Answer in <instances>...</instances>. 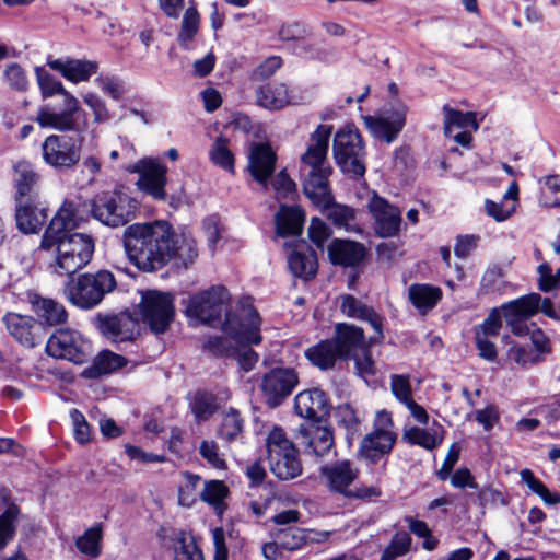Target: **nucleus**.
<instances>
[{
  "label": "nucleus",
  "mask_w": 560,
  "mask_h": 560,
  "mask_svg": "<svg viewBox=\"0 0 560 560\" xmlns=\"http://www.w3.org/2000/svg\"><path fill=\"white\" fill-rule=\"evenodd\" d=\"M20 515V509L16 504L9 505L0 514V550H2L14 537L16 532V521Z\"/></svg>",
  "instance_id": "48"
},
{
  "label": "nucleus",
  "mask_w": 560,
  "mask_h": 560,
  "mask_svg": "<svg viewBox=\"0 0 560 560\" xmlns=\"http://www.w3.org/2000/svg\"><path fill=\"white\" fill-rule=\"evenodd\" d=\"M304 220L305 213L301 208L281 206L276 214L277 234L280 236L300 235Z\"/></svg>",
  "instance_id": "34"
},
{
  "label": "nucleus",
  "mask_w": 560,
  "mask_h": 560,
  "mask_svg": "<svg viewBox=\"0 0 560 560\" xmlns=\"http://www.w3.org/2000/svg\"><path fill=\"white\" fill-rule=\"evenodd\" d=\"M404 440L409 444L421 446L428 451H433L443 442V431H429L419 427H410L404 432Z\"/></svg>",
  "instance_id": "41"
},
{
  "label": "nucleus",
  "mask_w": 560,
  "mask_h": 560,
  "mask_svg": "<svg viewBox=\"0 0 560 560\" xmlns=\"http://www.w3.org/2000/svg\"><path fill=\"white\" fill-rule=\"evenodd\" d=\"M540 302L541 295L539 293H530L503 304L502 311L505 318L513 316L528 318L539 311Z\"/></svg>",
  "instance_id": "37"
},
{
  "label": "nucleus",
  "mask_w": 560,
  "mask_h": 560,
  "mask_svg": "<svg viewBox=\"0 0 560 560\" xmlns=\"http://www.w3.org/2000/svg\"><path fill=\"white\" fill-rule=\"evenodd\" d=\"M31 301L35 314L43 324L56 326L67 322L68 313L61 303L38 295Z\"/></svg>",
  "instance_id": "33"
},
{
  "label": "nucleus",
  "mask_w": 560,
  "mask_h": 560,
  "mask_svg": "<svg viewBox=\"0 0 560 560\" xmlns=\"http://www.w3.org/2000/svg\"><path fill=\"white\" fill-rule=\"evenodd\" d=\"M305 357L314 366L323 371L332 369L338 360H343L332 339L322 340L307 348Z\"/></svg>",
  "instance_id": "31"
},
{
  "label": "nucleus",
  "mask_w": 560,
  "mask_h": 560,
  "mask_svg": "<svg viewBox=\"0 0 560 560\" xmlns=\"http://www.w3.org/2000/svg\"><path fill=\"white\" fill-rule=\"evenodd\" d=\"M520 477L522 481L525 482L534 493L538 494L546 504L553 505L560 503V493L550 492L549 489L535 477L530 469H522Z\"/></svg>",
  "instance_id": "51"
},
{
  "label": "nucleus",
  "mask_w": 560,
  "mask_h": 560,
  "mask_svg": "<svg viewBox=\"0 0 560 560\" xmlns=\"http://www.w3.org/2000/svg\"><path fill=\"white\" fill-rule=\"evenodd\" d=\"M138 202L120 189L97 194L91 205L93 217L108 226H121L135 219Z\"/></svg>",
  "instance_id": "7"
},
{
  "label": "nucleus",
  "mask_w": 560,
  "mask_h": 560,
  "mask_svg": "<svg viewBox=\"0 0 560 560\" xmlns=\"http://www.w3.org/2000/svg\"><path fill=\"white\" fill-rule=\"evenodd\" d=\"M91 346L77 330L70 328L57 329L47 340L48 355L82 364L90 355Z\"/></svg>",
  "instance_id": "13"
},
{
  "label": "nucleus",
  "mask_w": 560,
  "mask_h": 560,
  "mask_svg": "<svg viewBox=\"0 0 560 560\" xmlns=\"http://www.w3.org/2000/svg\"><path fill=\"white\" fill-rule=\"evenodd\" d=\"M444 113V135L450 137L454 128L468 129L477 131L479 122L477 121L476 113H463L448 105L443 106Z\"/></svg>",
  "instance_id": "39"
},
{
  "label": "nucleus",
  "mask_w": 560,
  "mask_h": 560,
  "mask_svg": "<svg viewBox=\"0 0 560 560\" xmlns=\"http://www.w3.org/2000/svg\"><path fill=\"white\" fill-rule=\"evenodd\" d=\"M95 82L104 94L115 101L120 100L125 93V83L116 77H98Z\"/></svg>",
  "instance_id": "61"
},
{
  "label": "nucleus",
  "mask_w": 560,
  "mask_h": 560,
  "mask_svg": "<svg viewBox=\"0 0 560 560\" xmlns=\"http://www.w3.org/2000/svg\"><path fill=\"white\" fill-rule=\"evenodd\" d=\"M331 132L332 126L322 124L311 135V143L301 156L303 191L315 206L325 209L327 218L336 228L354 231V210L345 205L332 203L328 185L331 168L326 164V156Z\"/></svg>",
  "instance_id": "1"
},
{
  "label": "nucleus",
  "mask_w": 560,
  "mask_h": 560,
  "mask_svg": "<svg viewBox=\"0 0 560 560\" xmlns=\"http://www.w3.org/2000/svg\"><path fill=\"white\" fill-rule=\"evenodd\" d=\"M359 468L350 460H339L320 467V476L331 492L351 497L350 486L359 476Z\"/></svg>",
  "instance_id": "18"
},
{
  "label": "nucleus",
  "mask_w": 560,
  "mask_h": 560,
  "mask_svg": "<svg viewBox=\"0 0 560 560\" xmlns=\"http://www.w3.org/2000/svg\"><path fill=\"white\" fill-rule=\"evenodd\" d=\"M83 102L92 110L94 122L104 124L112 119V114L103 98L90 92L83 95Z\"/></svg>",
  "instance_id": "58"
},
{
  "label": "nucleus",
  "mask_w": 560,
  "mask_h": 560,
  "mask_svg": "<svg viewBox=\"0 0 560 560\" xmlns=\"http://www.w3.org/2000/svg\"><path fill=\"white\" fill-rule=\"evenodd\" d=\"M340 310L346 316L364 320L371 325L376 335L370 338V342H376L384 338L383 317L373 307L362 303L353 295L346 294L341 296Z\"/></svg>",
  "instance_id": "23"
},
{
  "label": "nucleus",
  "mask_w": 560,
  "mask_h": 560,
  "mask_svg": "<svg viewBox=\"0 0 560 560\" xmlns=\"http://www.w3.org/2000/svg\"><path fill=\"white\" fill-rule=\"evenodd\" d=\"M47 66L59 72L66 80L72 83L88 82L98 70V63L94 60L75 59L71 57H47Z\"/></svg>",
  "instance_id": "20"
},
{
  "label": "nucleus",
  "mask_w": 560,
  "mask_h": 560,
  "mask_svg": "<svg viewBox=\"0 0 560 560\" xmlns=\"http://www.w3.org/2000/svg\"><path fill=\"white\" fill-rule=\"evenodd\" d=\"M538 273V289L542 292H551L560 288V281H558L552 272L551 266L544 261L537 267Z\"/></svg>",
  "instance_id": "63"
},
{
  "label": "nucleus",
  "mask_w": 560,
  "mask_h": 560,
  "mask_svg": "<svg viewBox=\"0 0 560 560\" xmlns=\"http://www.w3.org/2000/svg\"><path fill=\"white\" fill-rule=\"evenodd\" d=\"M39 175L35 172L33 166L25 161H21L14 166L13 183L15 187V202L24 200L38 199L37 186L39 183Z\"/></svg>",
  "instance_id": "28"
},
{
  "label": "nucleus",
  "mask_w": 560,
  "mask_h": 560,
  "mask_svg": "<svg viewBox=\"0 0 560 560\" xmlns=\"http://www.w3.org/2000/svg\"><path fill=\"white\" fill-rule=\"evenodd\" d=\"M190 409L197 421H207L218 409L217 398L208 392H196L190 401Z\"/></svg>",
  "instance_id": "44"
},
{
  "label": "nucleus",
  "mask_w": 560,
  "mask_h": 560,
  "mask_svg": "<svg viewBox=\"0 0 560 560\" xmlns=\"http://www.w3.org/2000/svg\"><path fill=\"white\" fill-rule=\"evenodd\" d=\"M101 540L102 528L100 526H93L86 529L84 534L77 539L75 546L80 552L90 558H97L101 555Z\"/></svg>",
  "instance_id": "49"
},
{
  "label": "nucleus",
  "mask_w": 560,
  "mask_h": 560,
  "mask_svg": "<svg viewBox=\"0 0 560 560\" xmlns=\"http://www.w3.org/2000/svg\"><path fill=\"white\" fill-rule=\"evenodd\" d=\"M230 293L222 285L212 287L190 298L187 315L203 324L214 326L220 323L221 315L230 302Z\"/></svg>",
  "instance_id": "11"
},
{
  "label": "nucleus",
  "mask_w": 560,
  "mask_h": 560,
  "mask_svg": "<svg viewBox=\"0 0 560 560\" xmlns=\"http://www.w3.org/2000/svg\"><path fill=\"white\" fill-rule=\"evenodd\" d=\"M332 154L343 173L354 176H362L365 173L363 140L353 127L347 126L336 132Z\"/></svg>",
  "instance_id": "8"
},
{
  "label": "nucleus",
  "mask_w": 560,
  "mask_h": 560,
  "mask_svg": "<svg viewBox=\"0 0 560 560\" xmlns=\"http://www.w3.org/2000/svg\"><path fill=\"white\" fill-rule=\"evenodd\" d=\"M259 328L260 317L250 305H242L235 313L226 311L225 320L222 323L223 331L236 343L244 346L258 345L261 341Z\"/></svg>",
  "instance_id": "12"
},
{
  "label": "nucleus",
  "mask_w": 560,
  "mask_h": 560,
  "mask_svg": "<svg viewBox=\"0 0 560 560\" xmlns=\"http://www.w3.org/2000/svg\"><path fill=\"white\" fill-rule=\"evenodd\" d=\"M475 420L482 425L485 431H491L500 422L499 408L491 404L483 409L474 412Z\"/></svg>",
  "instance_id": "62"
},
{
  "label": "nucleus",
  "mask_w": 560,
  "mask_h": 560,
  "mask_svg": "<svg viewBox=\"0 0 560 560\" xmlns=\"http://www.w3.org/2000/svg\"><path fill=\"white\" fill-rule=\"evenodd\" d=\"M244 431V419L234 408H229L222 415L221 423L218 428V436L228 442H236L242 438Z\"/></svg>",
  "instance_id": "40"
},
{
  "label": "nucleus",
  "mask_w": 560,
  "mask_h": 560,
  "mask_svg": "<svg viewBox=\"0 0 560 560\" xmlns=\"http://www.w3.org/2000/svg\"><path fill=\"white\" fill-rule=\"evenodd\" d=\"M138 310L142 322L150 327L151 331L156 335L163 334L174 319V299L170 293L158 290L143 291Z\"/></svg>",
  "instance_id": "9"
},
{
  "label": "nucleus",
  "mask_w": 560,
  "mask_h": 560,
  "mask_svg": "<svg viewBox=\"0 0 560 560\" xmlns=\"http://www.w3.org/2000/svg\"><path fill=\"white\" fill-rule=\"evenodd\" d=\"M200 15L196 7H188L184 13L180 30L177 35V40L184 49H189V44L192 42L199 31Z\"/></svg>",
  "instance_id": "43"
},
{
  "label": "nucleus",
  "mask_w": 560,
  "mask_h": 560,
  "mask_svg": "<svg viewBox=\"0 0 560 560\" xmlns=\"http://www.w3.org/2000/svg\"><path fill=\"white\" fill-rule=\"evenodd\" d=\"M47 219V211L36 200H24L15 202L16 228L24 234H36L40 231Z\"/></svg>",
  "instance_id": "25"
},
{
  "label": "nucleus",
  "mask_w": 560,
  "mask_h": 560,
  "mask_svg": "<svg viewBox=\"0 0 560 560\" xmlns=\"http://www.w3.org/2000/svg\"><path fill=\"white\" fill-rule=\"evenodd\" d=\"M289 268L295 277L305 280L312 279L317 271V258L315 252L307 247L303 250H293L288 258Z\"/></svg>",
  "instance_id": "36"
},
{
  "label": "nucleus",
  "mask_w": 560,
  "mask_h": 560,
  "mask_svg": "<svg viewBox=\"0 0 560 560\" xmlns=\"http://www.w3.org/2000/svg\"><path fill=\"white\" fill-rule=\"evenodd\" d=\"M80 221L74 203L65 201L43 235L42 248H55L56 256L50 268L59 276L74 275L92 259L93 238L83 233L72 232Z\"/></svg>",
  "instance_id": "2"
},
{
  "label": "nucleus",
  "mask_w": 560,
  "mask_h": 560,
  "mask_svg": "<svg viewBox=\"0 0 560 560\" xmlns=\"http://www.w3.org/2000/svg\"><path fill=\"white\" fill-rule=\"evenodd\" d=\"M396 442L394 432H371L361 442L360 454L372 463L388 454Z\"/></svg>",
  "instance_id": "30"
},
{
  "label": "nucleus",
  "mask_w": 560,
  "mask_h": 560,
  "mask_svg": "<svg viewBox=\"0 0 560 560\" xmlns=\"http://www.w3.org/2000/svg\"><path fill=\"white\" fill-rule=\"evenodd\" d=\"M117 287L116 278L109 270L83 273L71 279L65 287L66 298L73 305L90 310L97 306Z\"/></svg>",
  "instance_id": "5"
},
{
  "label": "nucleus",
  "mask_w": 560,
  "mask_h": 560,
  "mask_svg": "<svg viewBox=\"0 0 560 560\" xmlns=\"http://www.w3.org/2000/svg\"><path fill=\"white\" fill-rule=\"evenodd\" d=\"M211 162L221 168L233 173L234 172V158L228 147V140L223 137H219L213 142V145L209 152Z\"/></svg>",
  "instance_id": "52"
},
{
  "label": "nucleus",
  "mask_w": 560,
  "mask_h": 560,
  "mask_svg": "<svg viewBox=\"0 0 560 560\" xmlns=\"http://www.w3.org/2000/svg\"><path fill=\"white\" fill-rule=\"evenodd\" d=\"M541 206L547 208L560 207V175H548L539 179Z\"/></svg>",
  "instance_id": "46"
},
{
  "label": "nucleus",
  "mask_w": 560,
  "mask_h": 560,
  "mask_svg": "<svg viewBox=\"0 0 560 560\" xmlns=\"http://www.w3.org/2000/svg\"><path fill=\"white\" fill-rule=\"evenodd\" d=\"M10 335L26 348H34L44 339V329L33 317L9 313L3 318Z\"/></svg>",
  "instance_id": "19"
},
{
  "label": "nucleus",
  "mask_w": 560,
  "mask_h": 560,
  "mask_svg": "<svg viewBox=\"0 0 560 560\" xmlns=\"http://www.w3.org/2000/svg\"><path fill=\"white\" fill-rule=\"evenodd\" d=\"M133 172L139 173L138 188L155 200H165V185L167 183V167L160 162L150 159L140 160Z\"/></svg>",
  "instance_id": "16"
},
{
  "label": "nucleus",
  "mask_w": 560,
  "mask_h": 560,
  "mask_svg": "<svg viewBox=\"0 0 560 560\" xmlns=\"http://www.w3.org/2000/svg\"><path fill=\"white\" fill-rule=\"evenodd\" d=\"M390 390L395 398L404 405L413 399L409 375L393 374Z\"/></svg>",
  "instance_id": "60"
},
{
  "label": "nucleus",
  "mask_w": 560,
  "mask_h": 560,
  "mask_svg": "<svg viewBox=\"0 0 560 560\" xmlns=\"http://www.w3.org/2000/svg\"><path fill=\"white\" fill-rule=\"evenodd\" d=\"M502 327L501 315L497 308H493L482 324L475 327V335L486 337H497Z\"/></svg>",
  "instance_id": "64"
},
{
  "label": "nucleus",
  "mask_w": 560,
  "mask_h": 560,
  "mask_svg": "<svg viewBox=\"0 0 560 560\" xmlns=\"http://www.w3.org/2000/svg\"><path fill=\"white\" fill-rule=\"evenodd\" d=\"M277 155L270 145L265 143L255 144L249 154L248 171L252 177L264 188H267L268 180L275 172Z\"/></svg>",
  "instance_id": "24"
},
{
  "label": "nucleus",
  "mask_w": 560,
  "mask_h": 560,
  "mask_svg": "<svg viewBox=\"0 0 560 560\" xmlns=\"http://www.w3.org/2000/svg\"><path fill=\"white\" fill-rule=\"evenodd\" d=\"M36 81L43 98L60 95L63 98V109L56 110L50 105L38 108L35 121L42 128L58 131L85 132L89 126L88 115L81 107L79 100L67 91L61 81L56 79L43 67L35 68Z\"/></svg>",
  "instance_id": "4"
},
{
  "label": "nucleus",
  "mask_w": 560,
  "mask_h": 560,
  "mask_svg": "<svg viewBox=\"0 0 560 560\" xmlns=\"http://www.w3.org/2000/svg\"><path fill=\"white\" fill-rule=\"evenodd\" d=\"M171 261L174 266L187 268L194 264L198 256L197 243L194 238L185 235H176L172 231Z\"/></svg>",
  "instance_id": "35"
},
{
  "label": "nucleus",
  "mask_w": 560,
  "mask_h": 560,
  "mask_svg": "<svg viewBox=\"0 0 560 560\" xmlns=\"http://www.w3.org/2000/svg\"><path fill=\"white\" fill-rule=\"evenodd\" d=\"M299 384V375L294 369L277 368L266 373L260 383V389L266 404L276 408L289 397Z\"/></svg>",
  "instance_id": "15"
},
{
  "label": "nucleus",
  "mask_w": 560,
  "mask_h": 560,
  "mask_svg": "<svg viewBox=\"0 0 560 560\" xmlns=\"http://www.w3.org/2000/svg\"><path fill=\"white\" fill-rule=\"evenodd\" d=\"M122 243L129 261L140 271H158L171 262L172 228L166 222L129 225Z\"/></svg>",
  "instance_id": "3"
},
{
  "label": "nucleus",
  "mask_w": 560,
  "mask_h": 560,
  "mask_svg": "<svg viewBox=\"0 0 560 560\" xmlns=\"http://www.w3.org/2000/svg\"><path fill=\"white\" fill-rule=\"evenodd\" d=\"M199 454L213 468H217V469L225 468L224 456L220 452L219 445L215 441L203 440L199 446Z\"/></svg>",
  "instance_id": "59"
},
{
  "label": "nucleus",
  "mask_w": 560,
  "mask_h": 560,
  "mask_svg": "<svg viewBox=\"0 0 560 560\" xmlns=\"http://www.w3.org/2000/svg\"><path fill=\"white\" fill-rule=\"evenodd\" d=\"M280 548L289 551L301 549L306 544L305 529L299 527H287L276 534Z\"/></svg>",
  "instance_id": "53"
},
{
  "label": "nucleus",
  "mask_w": 560,
  "mask_h": 560,
  "mask_svg": "<svg viewBox=\"0 0 560 560\" xmlns=\"http://www.w3.org/2000/svg\"><path fill=\"white\" fill-rule=\"evenodd\" d=\"M411 545V537L407 532L396 533L387 547L384 549L381 560H395L398 557L406 555Z\"/></svg>",
  "instance_id": "54"
},
{
  "label": "nucleus",
  "mask_w": 560,
  "mask_h": 560,
  "mask_svg": "<svg viewBox=\"0 0 560 560\" xmlns=\"http://www.w3.org/2000/svg\"><path fill=\"white\" fill-rule=\"evenodd\" d=\"M328 256L334 265L358 266L365 257V247L358 242L336 238L328 246Z\"/></svg>",
  "instance_id": "29"
},
{
  "label": "nucleus",
  "mask_w": 560,
  "mask_h": 560,
  "mask_svg": "<svg viewBox=\"0 0 560 560\" xmlns=\"http://www.w3.org/2000/svg\"><path fill=\"white\" fill-rule=\"evenodd\" d=\"M255 95L257 104L269 110L282 109L300 102V97L294 94V90L280 82H269L259 86Z\"/></svg>",
  "instance_id": "22"
},
{
  "label": "nucleus",
  "mask_w": 560,
  "mask_h": 560,
  "mask_svg": "<svg viewBox=\"0 0 560 560\" xmlns=\"http://www.w3.org/2000/svg\"><path fill=\"white\" fill-rule=\"evenodd\" d=\"M229 494V488L220 480H210L205 482L200 492L202 501L212 505L218 514H221L225 508L223 501Z\"/></svg>",
  "instance_id": "45"
},
{
  "label": "nucleus",
  "mask_w": 560,
  "mask_h": 560,
  "mask_svg": "<svg viewBox=\"0 0 560 560\" xmlns=\"http://www.w3.org/2000/svg\"><path fill=\"white\" fill-rule=\"evenodd\" d=\"M306 452L317 457L329 454L334 446V436L330 429L325 427H312L307 431Z\"/></svg>",
  "instance_id": "38"
},
{
  "label": "nucleus",
  "mask_w": 560,
  "mask_h": 560,
  "mask_svg": "<svg viewBox=\"0 0 560 560\" xmlns=\"http://www.w3.org/2000/svg\"><path fill=\"white\" fill-rule=\"evenodd\" d=\"M127 364L126 358L110 350L101 351L94 359L91 376H101L116 372Z\"/></svg>",
  "instance_id": "42"
},
{
  "label": "nucleus",
  "mask_w": 560,
  "mask_h": 560,
  "mask_svg": "<svg viewBox=\"0 0 560 560\" xmlns=\"http://www.w3.org/2000/svg\"><path fill=\"white\" fill-rule=\"evenodd\" d=\"M3 80L11 90L16 92H26L30 86L26 71L16 62L7 66Z\"/></svg>",
  "instance_id": "55"
},
{
  "label": "nucleus",
  "mask_w": 560,
  "mask_h": 560,
  "mask_svg": "<svg viewBox=\"0 0 560 560\" xmlns=\"http://www.w3.org/2000/svg\"><path fill=\"white\" fill-rule=\"evenodd\" d=\"M270 471L280 480H291L302 474V464L294 443L285 432L275 427L266 439Z\"/></svg>",
  "instance_id": "6"
},
{
  "label": "nucleus",
  "mask_w": 560,
  "mask_h": 560,
  "mask_svg": "<svg viewBox=\"0 0 560 560\" xmlns=\"http://www.w3.org/2000/svg\"><path fill=\"white\" fill-rule=\"evenodd\" d=\"M335 332L332 340L338 346V351L343 360L350 359L351 355L362 351L369 345L363 329L358 326L339 323L335 327Z\"/></svg>",
  "instance_id": "27"
},
{
  "label": "nucleus",
  "mask_w": 560,
  "mask_h": 560,
  "mask_svg": "<svg viewBox=\"0 0 560 560\" xmlns=\"http://www.w3.org/2000/svg\"><path fill=\"white\" fill-rule=\"evenodd\" d=\"M94 324L98 331L110 342L121 343L133 341L139 335L140 325L130 312L118 314H97Z\"/></svg>",
  "instance_id": "14"
},
{
  "label": "nucleus",
  "mask_w": 560,
  "mask_h": 560,
  "mask_svg": "<svg viewBox=\"0 0 560 560\" xmlns=\"http://www.w3.org/2000/svg\"><path fill=\"white\" fill-rule=\"evenodd\" d=\"M442 296V290L429 283H413L408 288L410 303L423 315L434 308Z\"/></svg>",
  "instance_id": "32"
},
{
  "label": "nucleus",
  "mask_w": 560,
  "mask_h": 560,
  "mask_svg": "<svg viewBox=\"0 0 560 560\" xmlns=\"http://www.w3.org/2000/svg\"><path fill=\"white\" fill-rule=\"evenodd\" d=\"M506 360L521 369H529L532 365L541 362L537 352H534L529 345L512 343L506 351Z\"/></svg>",
  "instance_id": "47"
},
{
  "label": "nucleus",
  "mask_w": 560,
  "mask_h": 560,
  "mask_svg": "<svg viewBox=\"0 0 560 560\" xmlns=\"http://www.w3.org/2000/svg\"><path fill=\"white\" fill-rule=\"evenodd\" d=\"M328 407L326 394L318 388L303 390L294 399L295 412L300 417L310 420H320L324 418L328 415Z\"/></svg>",
  "instance_id": "26"
},
{
  "label": "nucleus",
  "mask_w": 560,
  "mask_h": 560,
  "mask_svg": "<svg viewBox=\"0 0 560 560\" xmlns=\"http://www.w3.org/2000/svg\"><path fill=\"white\" fill-rule=\"evenodd\" d=\"M295 54L303 58L319 61H330L336 56V51L332 48L308 43L298 44L295 47Z\"/></svg>",
  "instance_id": "56"
},
{
  "label": "nucleus",
  "mask_w": 560,
  "mask_h": 560,
  "mask_svg": "<svg viewBox=\"0 0 560 560\" xmlns=\"http://www.w3.org/2000/svg\"><path fill=\"white\" fill-rule=\"evenodd\" d=\"M369 210L374 219V230L381 237L396 236L401 228V211L385 198L373 195L369 201Z\"/></svg>",
  "instance_id": "17"
},
{
  "label": "nucleus",
  "mask_w": 560,
  "mask_h": 560,
  "mask_svg": "<svg viewBox=\"0 0 560 560\" xmlns=\"http://www.w3.org/2000/svg\"><path fill=\"white\" fill-rule=\"evenodd\" d=\"M83 132L78 138L67 135H50L42 143V155L45 163L57 170H69L81 159Z\"/></svg>",
  "instance_id": "10"
},
{
  "label": "nucleus",
  "mask_w": 560,
  "mask_h": 560,
  "mask_svg": "<svg viewBox=\"0 0 560 560\" xmlns=\"http://www.w3.org/2000/svg\"><path fill=\"white\" fill-rule=\"evenodd\" d=\"M339 423L347 431V439L351 441L355 436L360 435L361 419L357 411L350 406H342L338 410Z\"/></svg>",
  "instance_id": "57"
},
{
  "label": "nucleus",
  "mask_w": 560,
  "mask_h": 560,
  "mask_svg": "<svg viewBox=\"0 0 560 560\" xmlns=\"http://www.w3.org/2000/svg\"><path fill=\"white\" fill-rule=\"evenodd\" d=\"M366 127L372 135L387 143L393 142L406 122V107L400 106L392 113H383L378 117H365Z\"/></svg>",
  "instance_id": "21"
},
{
  "label": "nucleus",
  "mask_w": 560,
  "mask_h": 560,
  "mask_svg": "<svg viewBox=\"0 0 560 560\" xmlns=\"http://www.w3.org/2000/svg\"><path fill=\"white\" fill-rule=\"evenodd\" d=\"M183 481L178 487V503L182 506L190 508L198 498L197 488L201 481L198 475L185 471L182 474Z\"/></svg>",
  "instance_id": "50"
}]
</instances>
